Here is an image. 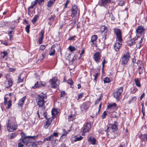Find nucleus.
<instances>
[{
  "instance_id": "1",
  "label": "nucleus",
  "mask_w": 147,
  "mask_h": 147,
  "mask_svg": "<svg viewBox=\"0 0 147 147\" xmlns=\"http://www.w3.org/2000/svg\"><path fill=\"white\" fill-rule=\"evenodd\" d=\"M7 129L9 132H13L17 129V125L16 119L14 117L11 118L8 121L7 125Z\"/></svg>"
},
{
  "instance_id": "2",
  "label": "nucleus",
  "mask_w": 147,
  "mask_h": 147,
  "mask_svg": "<svg viewBox=\"0 0 147 147\" xmlns=\"http://www.w3.org/2000/svg\"><path fill=\"white\" fill-rule=\"evenodd\" d=\"M21 138H20V140L22 142L24 145H27L29 143L32 141V139L35 140L37 138L38 135L36 136H27L23 132H21Z\"/></svg>"
},
{
  "instance_id": "3",
  "label": "nucleus",
  "mask_w": 147,
  "mask_h": 147,
  "mask_svg": "<svg viewBox=\"0 0 147 147\" xmlns=\"http://www.w3.org/2000/svg\"><path fill=\"white\" fill-rule=\"evenodd\" d=\"M47 96L43 94L38 96L37 99V104L39 107H43L47 99Z\"/></svg>"
},
{
  "instance_id": "4",
  "label": "nucleus",
  "mask_w": 147,
  "mask_h": 147,
  "mask_svg": "<svg viewBox=\"0 0 147 147\" xmlns=\"http://www.w3.org/2000/svg\"><path fill=\"white\" fill-rule=\"evenodd\" d=\"M130 58L129 54L128 53H124L121 59V64L124 66L126 65Z\"/></svg>"
},
{
  "instance_id": "5",
  "label": "nucleus",
  "mask_w": 147,
  "mask_h": 147,
  "mask_svg": "<svg viewBox=\"0 0 147 147\" xmlns=\"http://www.w3.org/2000/svg\"><path fill=\"white\" fill-rule=\"evenodd\" d=\"M91 102L89 101L85 102L81 105L80 107L81 112V113L86 112L91 105Z\"/></svg>"
},
{
  "instance_id": "6",
  "label": "nucleus",
  "mask_w": 147,
  "mask_h": 147,
  "mask_svg": "<svg viewBox=\"0 0 147 147\" xmlns=\"http://www.w3.org/2000/svg\"><path fill=\"white\" fill-rule=\"evenodd\" d=\"M123 89V87H120L116 89L113 92L114 97L118 100H119V97L122 93Z\"/></svg>"
},
{
  "instance_id": "7",
  "label": "nucleus",
  "mask_w": 147,
  "mask_h": 147,
  "mask_svg": "<svg viewBox=\"0 0 147 147\" xmlns=\"http://www.w3.org/2000/svg\"><path fill=\"white\" fill-rule=\"evenodd\" d=\"M107 27L106 26H102L101 29L102 32V35L100 36V38L103 41H105L107 38Z\"/></svg>"
},
{
  "instance_id": "8",
  "label": "nucleus",
  "mask_w": 147,
  "mask_h": 147,
  "mask_svg": "<svg viewBox=\"0 0 147 147\" xmlns=\"http://www.w3.org/2000/svg\"><path fill=\"white\" fill-rule=\"evenodd\" d=\"M117 124V122L116 121H115L113 124H109V126L107 127V128L105 131H108L110 130V131H115L118 129Z\"/></svg>"
},
{
  "instance_id": "9",
  "label": "nucleus",
  "mask_w": 147,
  "mask_h": 147,
  "mask_svg": "<svg viewBox=\"0 0 147 147\" xmlns=\"http://www.w3.org/2000/svg\"><path fill=\"white\" fill-rule=\"evenodd\" d=\"M117 105L115 103L109 104L107 105V111L108 113L110 114L114 111L117 108Z\"/></svg>"
},
{
  "instance_id": "10",
  "label": "nucleus",
  "mask_w": 147,
  "mask_h": 147,
  "mask_svg": "<svg viewBox=\"0 0 147 147\" xmlns=\"http://www.w3.org/2000/svg\"><path fill=\"white\" fill-rule=\"evenodd\" d=\"M51 81L52 88H55L59 85V81L56 77H53L51 80H50V81Z\"/></svg>"
},
{
  "instance_id": "11",
  "label": "nucleus",
  "mask_w": 147,
  "mask_h": 147,
  "mask_svg": "<svg viewBox=\"0 0 147 147\" xmlns=\"http://www.w3.org/2000/svg\"><path fill=\"white\" fill-rule=\"evenodd\" d=\"M114 32L117 36V38L119 42H121L122 41L121 33V30L119 29H114Z\"/></svg>"
},
{
  "instance_id": "12",
  "label": "nucleus",
  "mask_w": 147,
  "mask_h": 147,
  "mask_svg": "<svg viewBox=\"0 0 147 147\" xmlns=\"http://www.w3.org/2000/svg\"><path fill=\"white\" fill-rule=\"evenodd\" d=\"M91 127V125L90 123L88 122L86 123L84 125L83 133H85L89 131Z\"/></svg>"
},
{
  "instance_id": "13",
  "label": "nucleus",
  "mask_w": 147,
  "mask_h": 147,
  "mask_svg": "<svg viewBox=\"0 0 147 147\" xmlns=\"http://www.w3.org/2000/svg\"><path fill=\"white\" fill-rule=\"evenodd\" d=\"M100 53L99 52H96L93 55V59L97 63L100 62Z\"/></svg>"
},
{
  "instance_id": "14",
  "label": "nucleus",
  "mask_w": 147,
  "mask_h": 147,
  "mask_svg": "<svg viewBox=\"0 0 147 147\" xmlns=\"http://www.w3.org/2000/svg\"><path fill=\"white\" fill-rule=\"evenodd\" d=\"M111 0H101L99 3L100 6H103L106 8L108 7V4L110 3Z\"/></svg>"
},
{
  "instance_id": "15",
  "label": "nucleus",
  "mask_w": 147,
  "mask_h": 147,
  "mask_svg": "<svg viewBox=\"0 0 147 147\" xmlns=\"http://www.w3.org/2000/svg\"><path fill=\"white\" fill-rule=\"evenodd\" d=\"M13 82L10 79H7L4 83L5 86L6 88H8L11 87Z\"/></svg>"
},
{
  "instance_id": "16",
  "label": "nucleus",
  "mask_w": 147,
  "mask_h": 147,
  "mask_svg": "<svg viewBox=\"0 0 147 147\" xmlns=\"http://www.w3.org/2000/svg\"><path fill=\"white\" fill-rule=\"evenodd\" d=\"M97 38V35H94L92 36L91 38V40L89 42V43L91 45L92 47L94 45H96V41Z\"/></svg>"
},
{
  "instance_id": "17",
  "label": "nucleus",
  "mask_w": 147,
  "mask_h": 147,
  "mask_svg": "<svg viewBox=\"0 0 147 147\" xmlns=\"http://www.w3.org/2000/svg\"><path fill=\"white\" fill-rule=\"evenodd\" d=\"M78 12L79 13V10L78 9L77 6L75 5L73 6L71 16L72 17H74Z\"/></svg>"
},
{
  "instance_id": "18",
  "label": "nucleus",
  "mask_w": 147,
  "mask_h": 147,
  "mask_svg": "<svg viewBox=\"0 0 147 147\" xmlns=\"http://www.w3.org/2000/svg\"><path fill=\"white\" fill-rule=\"evenodd\" d=\"M106 131L108 138H114L116 137V134H115V131L110 130Z\"/></svg>"
},
{
  "instance_id": "19",
  "label": "nucleus",
  "mask_w": 147,
  "mask_h": 147,
  "mask_svg": "<svg viewBox=\"0 0 147 147\" xmlns=\"http://www.w3.org/2000/svg\"><path fill=\"white\" fill-rule=\"evenodd\" d=\"M144 27L142 26H138L136 29V32L137 34H140L143 33L145 31Z\"/></svg>"
},
{
  "instance_id": "20",
  "label": "nucleus",
  "mask_w": 147,
  "mask_h": 147,
  "mask_svg": "<svg viewBox=\"0 0 147 147\" xmlns=\"http://www.w3.org/2000/svg\"><path fill=\"white\" fill-rule=\"evenodd\" d=\"M90 134L88 136V142L91 144L94 145L96 144V140L95 138L90 136Z\"/></svg>"
},
{
  "instance_id": "21",
  "label": "nucleus",
  "mask_w": 147,
  "mask_h": 147,
  "mask_svg": "<svg viewBox=\"0 0 147 147\" xmlns=\"http://www.w3.org/2000/svg\"><path fill=\"white\" fill-rule=\"evenodd\" d=\"M47 121L45 123L44 125V127L45 129H47L51 123L52 119L51 118H47L46 119Z\"/></svg>"
},
{
  "instance_id": "22",
  "label": "nucleus",
  "mask_w": 147,
  "mask_h": 147,
  "mask_svg": "<svg viewBox=\"0 0 147 147\" xmlns=\"http://www.w3.org/2000/svg\"><path fill=\"white\" fill-rule=\"evenodd\" d=\"M40 113L41 115V119H43L44 117H45L46 119L49 118L48 117H47V112L45 110V109H44L43 108H42V109L40 112Z\"/></svg>"
},
{
  "instance_id": "23",
  "label": "nucleus",
  "mask_w": 147,
  "mask_h": 147,
  "mask_svg": "<svg viewBox=\"0 0 147 147\" xmlns=\"http://www.w3.org/2000/svg\"><path fill=\"white\" fill-rule=\"evenodd\" d=\"M44 32L43 30H41L40 34V37L38 39V43L40 44L42 43V41L43 39L44 36Z\"/></svg>"
},
{
  "instance_id": "24",
  "label": "nucleus",
  "mask_w": 147,
  "mask_h": 147,
  "mask_svg": "<svg viewBox=\"0 0 147 147\" xmlns=\"http://www.w3.org/2000/svg\"><path fill=\"white\" fill-rule=\"evenodd\" d=\"M26 99V97L24 96L20 99L18 103V106L20 107H22L23 105L24 102Z\"/></svg>"
},
{
  "instance_id": "25",
  "label": "nucleus",
  "mask_w": 147,
  "mask_h": 147,
  "mask_svg": "<svg viewBox=\"0 0 147 147\" xmlns=\"http://www.w3.org/2000/svg\"><path fill=\"white\" fill-rule=\"evenodd\" d=\"M58 113V112L56 109L54 108L51 111L52 117L51 118H52V119L54 118Z\"/></svg>"
},
{
  "instance_id": "26",
  "label": "nucleus",
  "mask_w": 147,
  "mask_h": 147,
  "mask_svg": "<svg viewBox=\"0 0 147 147\" xmlns=\"http://www.w3.org/2000/svg\"><path fill=\"white\" fill-rule=\"evenodd\" d=\"M54 46H52L49 49V55L50 56H53L55 53V50L54 48Z\"/></svg>"
},
{
  "instance_id": "27",
  "label": "nucleus",
  "mask_w": 147,
  "mask_h": 147,
  "mask_svg": "<svg viewBox=\"0 0 147 147\" xmlns=\"http://www.w3.org/2000/svg\"><path fill=\"white\" fill-rule=\"evenodd\" d=\"M121 45V42H117L114 45V48L115 50L116 51H117L119 50V49L120 48Z\"/></svg>"
},
{
  "instance_id": "28",
  "label": "nucleus",
  "mask_w": 147,
  "mask_h": 147,
  "mask_svg": "<svg viewBox=\"0 0 147 147\" xmlns=\"http://www.w3.org/2000/svg\"><path fill=\"white\" fill-rule=\"evenodd\" d=\"M38 3L37 0H35L31 3V5L28 8V9H33L34 7L36 5V4Z\"/></svg>"
},
{
  "instance_id": "29",
  "label": "nucleus",
  "mask_w": 147,
  "mask_h": 147,
  "mask_svg": "<svg viewBox=\"0 0 147 147\" xmlns=\"http://www.w3.org/2000/svg\"><path fill=\"white\" fill-rule=\"evenodd\" d=\"M136 40V39L135 38H133V39H131L128 41V44L129 46H131L134 44L136 42L135 41Z\"/></svg>"
},
{
  "instance_id": "30",
  "label": "nucleus",
  "mask_w": 147,
  "mask_h": 147,
  "mask_svg": "<svg viewBox=\"0 0 147 147\" xmlns=\"http://www.w3.org/2000/svg\"><path fill=\"white\" fill-rule=\"evenodd\" d=\"M12 101L11 100H9L8 102H7V101L6 100H4V104L5 105H7V108L9 109V108L12 105Z\"/></svg>"
},
{
  "instance_id": "31",
  "label": "nucleus",
  "mask_w": 147,
  "mask_h": 147,
  "mask_svg": "<svg viewBox=\"0 0 147 147\" xmlns=\"http://www.w3.org/2000/svg\"><path fill=\"white\" fill-rule=\"evenodd\" d=\"M106 16L109 17L108 19L109 20L111 19L112 20H114L115 19V18L113 16V15L112 13L107 14L106 15Z\"/></svg>"
},
{
  "instance_id": "32",
  "label": "nucleus",
  "mask_w": 147,
  "mask_h": 147,
  "mask_svg": "<svg viewBox=\"0 0 147 147\" xmlns=\"http://www.w3.org/2000/svg\"><path fill=\"white\" fill-rule=\"evenodd\" d=\"M39 15H35L33 17V19L31 21L32 23L33 24H34L36 22L37 18L39 17Z\"/></svg>"
},
{
  "instance_id": "33",
  "label": "nucleus",
  "mask_w": 147,
  "mask_h": 147,
  "mask_svg": "<svg viewBox=\"0 0 147 147\" xmlns=\"http://www.w3.org/2000/svg\"><path fill=\"white\" fill-rule=\"evenodd\" d=\"M8 53L6 51H4L2 52L1 53V58L2 59H4L5 57L8 55Z\"/></svg>"
},
{
  "instance_id": "34",
  "label": "nucleus",
  "mask_w": 147,
  "mask_h": 147,
  "mask_svg": "<svg viewBox=\"0 0 147 147\" xmlns=\"http://www.w3.org/2000/svg\"><path fill=\"white\" fill-rule=\"evenodd\" d=\"M134 81L136 85L139 87H140L141 86V84L139 81L138 78H136L134 79Z\"/></svg>"
},
{
  "instance_id": "35",
  "label": "nucleus",
  "mask_w": 147,
  "mask_h": 147,
  "mask_svg": "<svg viewBox=\"0 0 147 147\" xmlns=\"http://www.w3.org/2000/svg\"><path fill=\"white\" fill-rule=\"evenodd\" d=\"M38 142H34L30 144L29 147H38Z\"/></svg>"
},
{
  "instance_id": "36",
  "label": "nucleus",
  "mask_w": 147,
  "mask_h": 147,
  "mask_svg": "<svg viewBox=\"0 0 147 147\" xmlns=\"http://www.w3.org/2000/svg\"><path fill=\"white\" fill-rule=\"evenodd\" d=\"M143 39L144 37H142L140 40L139 42L137 44L136 46L137 48H140L141 45V44L142 42Z\"/></svg>"
},
{
  "instance_id": "37",
  "label": "nucleus",
  "mask_w": 147,
  "mask_h": 147,
  "mask_svg": "<svg viewBox=\"0 0 147 147\" xmlns=\"http://www.w3.org/2000/svg\"><path fill=\"white\" fill-rule=\"evenodd\" d=\"M40 87V84H39V82H37L36 83H35L34 86L32 87V88L33 89H34L37 88H38Z\"/></svg>"
},
{
  "instance_id": "38",
  "label": "nucleus",
  "mask_w": 147,
  "mask_h": 147,
  "mask_svg": "<svg viewBox=\"0 0 147 147\" xmlns=\"http://www.w3.org/2000/svg\"><path fill=\"white\" fill-rule=\"evenodd\" d=\"M53 1H52L51 0H50L47 2V6L48 7H51L54 4Z\"/></svg>"
},
{
  "instance_id": "39",
  "label": "nucleus",
  "mask_w": 147,
  "mask_h": 147,
  "mask_svg": "<svg viewBox=\"0 0 147 147\" xmlns=\"http://www.w3.org/2000/svg\"><path fill=\"white\" fill-rule=\"evenodd\" d=\"M53 135H51L50 136L47 137L44 139L43 142H45L46 140L47 141H51L53 140Z\"/></svg>"
},
{
  "instance_id": "40",
  "label": "nucleus",
  "mask_w": 147,
  "mask_h": 147,
  "mask_svg": "<svg viewBox=\"0 0 147 147\" xmlns=\"http://www.w3.org/2000/svg\"><path fill=\"white\" fill-rule=\"evenodd\" d=\"M55 17V15H51V17L49 18L48 20L50 21V22H53L54 19Z\"/></svg>"
},
{
  "instance_id": "41",
  "label": "nucleus",
  "mask_w": 147,
  "mask_h": 147,
  "mask_svg": "<svg viewBox=\"0 0 147 147\" xmlns=\"http://www.w3.org/2000/svg\"><path fill=\"white\" fill-rule=\"evenodd\" d=\"M137 90L138 89L136 87H134L131 88V92L132 94H134L137 91Z\"/></svg>"
},
{
  "instance_id": "42",
  "label": "nucleus",
  "mask_w": 147,
  "mask_h": 147,
  "mask_svg": "<svg viewBox=\"0 0 147 147\" xmlns=\"http://www.w3.org/2000/svg\"><path fill=\"white\" fill-rule=\"evenodd\" d=\"M104 82L105 83H109L111 82V81L109 78L106 77L104 79Z\"/></svg>"
},
{
  "instance_id": "43",
  "label": "nucleus",
  "mask_w": 147,
  "mask_h": 147,
  "mask_svg": "<svg viewBox=\"0 0 147 147\" xmlns=\"http://www.w3.org/2000/svg\"><path fill=\"white\" fill-rule=\"evenodd\" d=\"M111 113V117L113 118H117L118 117L117 116V113L114 111Z\"/></svg>"
},
{
  "instance_id": "44",
  "label": "nucleus",
  "mask_w": 147,
  "mask_h": 147,
  "mask_svg": "<svg viewBox=\"0 0 147 147\" xmlns=\"http://www.w3.org/2000/svg\"><path fill=\"white\" fill-rule=\"evenodd\" d=\"M63 134L61 135V138H64L65 137L66 135L67 134V133L66 131V130L65 129L63 130Z\"/></svg>"
},
{
  "instance_id": "45",
  "label": "nucleus",
  "mask_w": 147,
  "mask_h": 147,
  "mask_svg": "<svg viewBox=\"0 0 147 147\" xmlns=\"http://www.w3.org/2000/svg\"><path fill=\"white\" fill-rule=\"evenodd\" d=\"M23 78H22L21 77V76H20L18 78V79L17 80V83H20L22 82H23Z\"/></svg>"
},
{
  "instance_id": "46",
  "label": "nucleus",
  "mask_w": 147,
  "mask_h": 147,
  "mask_svg": "<svg viewBox=\"0 0 147 147\" xmlns=\"http://www.w3.org/2000/svg\"><path fill=\"white\" fill-rule=\"evenodd\" d=\"M83 139V137L82 136H80L79 137H77L75 138L74 140V141L76 142L77 141H80Z\"/></svg>"
},
{
  "instance_id": "47",
  "label": "nucleus",
  "mask_w": 147,
  "mask_h": 147,
  "mask_svg": "<svg viewBox=\"0 0 147 147\" xmlns=\"http://www.w3.org/2000/svg\"><path fill=\"white\" fill-rule=\"evenodd\" d=\"M19 141L20 142L18 143V147H23L24 144L22 142H21L20 140V139Z\"/></svg>"
},
{
  "instance_id": "48",
  "label": "nucleus",
  "mask_w": 147,
  "mask_h": 147,
  "mask_svg": "<svg viewBox=\"0 0 147 147\" xmlns=\"http://www.w3.org/2000/svg\"><path fill=\"white\" fill-rule=\"evenodd\" d=\"M118 4L120 6H123L124 5V2L123 1L120 0L118 1Z\"/></svg>"
},
{
  "instance_id": "49",
  "label": "nucleus",
  "mask_w": 147,
  "mask_h": 147,
  "mask_svg": "<svg viewBox=\"0 0 147 147\" xmlns=\"http://www.w3.org/2000/svg\"><path fill=\"white\" fill-rule=\"evenodd\" d=\"M30 25H28L26 26L25 27V30L28 33H29V29L30 28Z\"/></svg>"
},
{
  "instance_id": "50",
  "label": "nucleus",
  "mask_w": 147,
  "mask_h": 147,
  "mask_svg": "<svg viewBox=\"0 0 147 147\" xmlns=\"http://www.w3.org/2000/svg\"><path fill=\"white\" fill-rule=\"evenodd\" d=\"M107 115V112L105 111H104L103 112V113L102 115V119H104L105 118V116Z\"/></svg>"
},
{
  "instance_id": "51",
  "label": "nucleus",
  "mask_w": 147,
  "mask_h": 147,
  "mask_svg": "<svg viewBox=\"0 0 147 147\" xmlns=\"http://www.w3.org/2000/svg\"><path fill=\"white\" fill-rule=\"evenodd\" d=\"M45 54H42L40 56V58L39 60H42L45 57Z\"/></svg>"
},
{
  "instance_id": "52",
  "label": "nucleus",
  "mask_w": 147,
  "mask_h": 147,
  "mask_svg": "<svg viewBox=\"0 0 147 147\" xmlns=\"http://www.w3.org/2000/svg\"><path fill=\"white\" fill-rule=\"evenodd\" d=\"M99 74L98 73H97L95 75H94V80L95 81H97V79L98 77L99 76Z\"/></svg>"
},
{
  "instance_id": "53",
  "label": "nucleus",
  "mask_w": 147,
  "mask_h": 147,
  "mask_svg": "<svg viewBox=\"0 0 147 147\" xmlns=\"http://www.w3.org/2000/svg\"><path fill=\"white\" fill-rule=\"evenodd\" d=\"M65 92L64 91H63L61 92V96L60 97V98H61V97H64L65 96Z\"/></svg>"
},
{
  "instance_id": "54",
  "label": "nucleus",
  "mask_w": 147,
  "mask_h": 147,
  "mask_svg": "<svg viewBox=\"0 0 147 147\" xmlns=\"http://www.w3.org/2000/svg\"><path fill=\"white\" fill-rule=\"evenodd\" d=\"M17 136V134L15 133H12L10 137V139H13L15 138Z\"/></svg>"
},
{
  "instance_id": "55",
  "label": "nucleus",
  "mask_w": 147,
  "mask_h": 147,
  "mask_svg": "<svg viewBox=\"0 0 147 147\" xmlns=\"http://www.w3.org/2000/svg\"><path fill=\"white\" fill-rule=\"evenodd\" d=\"M40 84V87L41 86H44L46 85V84L44 82H39Z\"/></svg>"
},
{
  "instance_id": "56",
  "label": "nucleus",
  "mask_w": 147,
  "mask_h": 147,
  "mask_svg": "<svg viewBox=\"0 0 147 147\" xmlns=\"http://www.w3.org/2000/svg\"><path fill=\"white\" fill-rule=\"evenodd\" d=\"M69 50L71 51H74L76 49L74 47H72L71 46H70L69 47Z\"/></svg>"
},
{
  "instance_id": "57",
  "label": "nucleus",
  "mask_w": 147,
  "mask_h": 147,
  "mask_svg": "<svg viewBox=\"0 0 147 147\" xmlns=\"http://www.w3.org/2000/svg\"><path fill=\"white\" fill-rule=\"evenodd\" d=\"M67 82L70 85H72L73 84V82L71 79H69L67 80Z\"/></svg>"
},
{
  "instance_id": "58",
  "label": "nucleus",
  "mask_w": 147,
  "mask_h": 147,
  "mask_svg": "<svg viewBox=\"0 0 147 147\" xmlns=\"http://www.w3.org/2000/svg\"><path fill=\"white\" fill-rule=\"evenodd\" d=\"M101 100V98L100 97H99L96 101L95 102V104L96 105L98 104Z\"/></svg>"
},
{
  "instance_id": "59",
  "label": "nucleus",
  "mask_w": 147,
  "mask_h": 147,
  "mask_svg": "<svg viewBox=\"0 0 147 147\" xmlns=\"http://www.w3.org/2000/svg\"><path fill=\"white\" fill-rule=\"evenodd\" d=\"M38 3L39 5H41L42 3L44 1V0H37Z\"/></svg>"
},
{
  "instance_id": "60",
  "label": "nucleus",
  "mask_w": 147,
  "mask_h": 147,
  "mask_svg": "<svg viewBox=\"0 0 147 147\" xmlns=\"http://www.w3.org/2000/svg\"><path fill=\"white\" fill-rule=\"evenodd\" d=\"M136 2V3H138L139 5H140L142 3V0H134Z\"/></svg>"
},
{
  "instance_id": "61",
  "label": "nucleus",
  "mask_w": 147,
  "mask_h": 147,
  "mask_svg": "<svg viewBox=\"0 0 147 147\" xmlns=\"http://www.w3.org/2000/svg\"><path fill=\"white\" fill-rule=\"evenodd\" d=\"M45 48V46L44 45H41L40 47V50H42L44 49Z\"/></svg>"
},
{
  "instance_id": "62",
  "label": "nucleus",
  "mask_w": 147,
  "mask_h": 147,
  "mask_svg": "<svg viewBox=\"0 0 147 147\" xmlns=\"http://www.w3.org/2000/svg\"><path fill=\"white\" fill-rule=\"evenodd\" d=\"M16 70V68H9L8 70L10 72H13V71Z\"/></svg>"
},
{
  "instance_id": "63",
  "label": "nucleus",
  "mask_w": 147,
  "mask_h": 147,
  "mask_svg": "<svg viewBox=\"0 0 147 147\" xmlns=\"http://www.w3.org/2000/svg\"><path fill=\"white\" fill-rule=\"evenodd\" d=\"M142 62L141 61H138L137 62L138 65L139 66V68L141 67L140 66L141 64H142Z\"/></svg>"
},
{
  "instance_id": "64",
  "label": "nucleus",
  "mask_w": 147,
  "mask_h": 147,
  "mask_svg": "<svg viewBox=\"0 0 147 147\" xmlns=\"http://www.w3.org/2000/svg\"><path fill=\"white\" fill-rule=\"evenodd\" d=\"M83 96V93H81L78 96V100H79V99L82 98Z\"/></svg>"
}]
</instances>
